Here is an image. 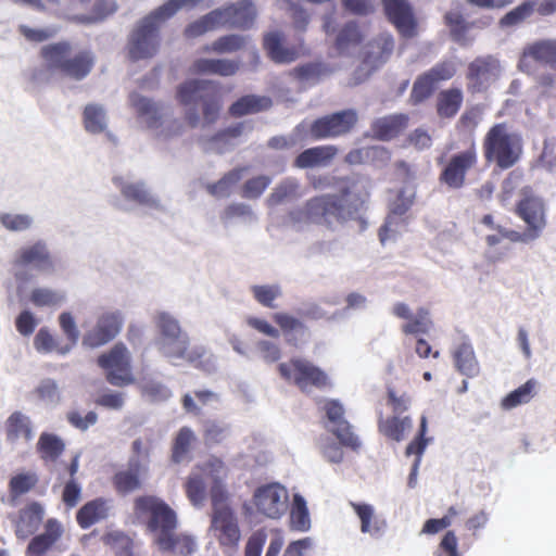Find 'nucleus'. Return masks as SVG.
<instances>
[{
  "mask_svg": "<svg viewBox=\"0 0 556 556\" xmlns=\"http://www.w3.org/2000/svg\"><path fill=\"white\" fill-rule=\"evenodd\" d=\"M534 11V3L523 2L516 7L511 11L507 12L501 20L500 25L502 27H511L525 22L532 15Z\"/></svg>",
  "mask_w": 556,
  "mask_h": 556,
  "instance_id": "58",
  "label": "nucleus"
},
{
  "mask_svg": "<svg viewBox=\"0 0 556 556\" xmlns=\"http://www.w3.org/2000/svg\"><path fill=\"white\" fill-rule=\"evenodd\" d=\"M263 48L267 56L277 64H288L304 54V45L285 46V36L281 31L274 30L264 35Z\"/></svg>",
  "mask_w": 556,
  "mask_h": 556,
  "instance_id": "20",
  "label": "nucleus"
},
{
  "mask_svg": "<svg viewBox=\"0 0 556 556\" xmlns=\"http://www.w3.org/2000/svg\"><path fill=\"white\" fill-rule=\"evenodd\" d=\"M393 50L394 39L392 35L381 34L368 43L363 65L370 73L383 65L392 55Z\"/></svg>",
  "mask_w": 556,
  "mask_h": 556,
  "instance_id": "24",
  "label": "nucleus"
},
{
  "mask_svg": "<svg viewBox=\"0 0 556 556\" xmlns=\"http://www.w3.org/2000/svg\"><path fill=\"white\" fill-rule=\"evenodd\" d=\"M38 481V476L34 471L18 472L12 476L8 484L11 502L31 491Z\"/></svg>",
  "mask_w": 556,
  "mask_h": 556,
  "instance_id": "42",
  "label": "nucleus"
},
{
  "mask_svg": "<svg viewBox=\"0 0 556 556\" xmlns=\"http://www.w3.org/2000/svg\"><path fill=\"white\" fill-rule=\"evenodd\" d=\"M329 430L338 439V441L340 442V444L342 446H345L353 451L359 450L361 440L354 433L353 428L348 420L341 421V424H339L334 427H331Z\"/></svg>",
  "mask_w": 556,
  "mask_h": 556,
  "instance_id": "56",
  "label": "nucleus"
},
{
  "mask_svg": "<svg viewBox=\"0 0 556 556\" xmlns=\"http://www.w3.org/2000/svg\"><path fill=\"white\" fill-rule=\"evenodd\" d=\"M98 364L106 371L105 378L110 384L125 387L134 383L135 378L131 374L130 356L124 344L117 343L109 353L100 355Z\"/></svg>",
  "mask_w": 556,
  "mask_h": 556,
  "instance_id": "12",
  "label": "nucleus"
},
{
  "mask_svg": "<svg viewBox=\"0 0 556 556\" xmlns=\"http://www.w3.org/2000/svg\"><path fill=\"white\" fill-rule=\"evenodd\" d=\"M464 102V93L458 87L441 90L437 96L435 111L439 117L451 119L457 115Z\"/></svg>",
  "mask_w": 556,
  "mask_h": 556,
  "instance_id": "30",
  "label": "nucleus"
},
{
  "mask_svg": "<svg viewBox=\"0 0 556 556\" xmlns=\"http://www.w3.org/2000/svg\"><path fill=\"white\" fill-rule=\"evenodd\" d=\"M456 64L451 60H444L425 72V74L437 86L441 81H447L456 75Z\"/></svg>",
  "mask_w": 556,
  "mask_h": 556,
  "instance_id": "60",
  "label": "nucleus"
},
{
  "mask_svg": "<svg viewBox=\"0 0 556 556\" xmlns=\"http://www.w3.org/2000/svg\"><path fill=\"white\" fill-rule=\"evenodd\" d=\"M203 470L215 480V485H213L211 490V497L213 504L216 505L217 502L224 498V492L220 488V480L226 476L227 468L222 459L212 457L204 464Z\"/></svg>",
  "mask_w": 556,
  "mask_h": 556,
  "instance_id": "46",
  "label": "nucleus"
},
{
  "mask_svg": "<svg viewBox=\"0 0 556 556\" xmlns=\"http://www.w3.org/2000/svg\"><path fill=\"white\" fill-rule=\"evenodd\" d=\"M408 211V204L404 201L395 202L391 208V214L386 218L384 224L379 229V240L382 244H386V242L392 238L391 233L394 232L392 229V226L394 224H397L395 219L396 216H402Z\"/></svg>",
  "mask_w": 556,
  "mask_h": 556,
  "instance_id": "61",
  "label": "nucleus"
},
{
  "mask_svg": "<svg viewBox=\"0 0 556 556\" xmlns=\"http://www.w3.org/2000/svg\"><path fill=\"white\" fill-rule=\"evenodd\" d=\"M131 104L137 115L143 119L149 128H159L161 126L162 113L152 100L135 94L131 97Z\"/></svg>",
  "mask_w": 556,
  "mask_h": 556,
  "instance_id": "36",
  "label": "nucleus"
},
{
  "mask_svg": "<svg viewBox=\"0 0 556 556\" xmlns=\"http://www.w3.org/2000/svg\"><path fill=\"white\" fill-rule=\"evenodd\" d=\"M7 437L10 441L23 438L25 441L33 439V429L29 417L21 412H14L5 422Z\"/></svg>",
  "mask_w": 556,
  "mask_h": 556,
  "instance_id": "41",
  "label": "nucleus"
},
{
  "mask_svg": "<svg viewBox=\"0 0 556 556\" xmlns=\"http://www.w3.org/2000/svg\"><path fill=\"white\" fill-rule=\"evenodd\" d=\"M392 313L395 317L405 320L401 330L406 336L427 334L433 327L430 311L426 307H419L413 314L407 304L397 302L393 305Z\"/></svg>",
  "mask_w": 556,
  "mask_h": 556,
  "instance_id": "19",
  "label": "nucleus"
},
{
  "mask_svg": "<svg viewBox=\"0 0 556 556\" xmlns=\"http://www.w3.org/2000/svg\"><path fill=\"white\" fill-rule=\"evenodd\" d=\"M350 505L361 520V531L363 533H369L371 536H380L384 532L387 521L376 515L372 505L355 502H351Z\"/></svg>",
  "mask_w": 556,
  "mask_h": 556,
  "instance_id": "27",
  "label": "nucleus"
},
{
  "mask_svg": "<svg viewBox=\"0 0 556 556\" xmlns=\"http://www.w3.org/2000/svg\"><path fill=\"white\" fill-rule=\"evenodd\" d=\"M219 12L212 10L207 14L201 16L197 21L190 23L185 28V36L187 38H197L208 31L220 28V20L218 18Z\"/></svg>",
  "mask_w": 556,
  "mask_h": 556,
  "instance_id": "44",
  "label": "nucleus"
},
{
  "mask_svg": "<svg viewBox=\"0 0 556 556\" xmlns=\"http://www.w3.org/2000/svg\"><path fill=\"white\" fill-rule=\"evenodd\" d=\"M299 185L294 179L287 178L280 181L267 198V205L277 206L298 195Z\"/></svg>",
  "mask_w": 556,
  "mask_h": 556,
  "instance_id": "52",
  "label": "nucleus"
},
{
  "mask_svg": "<svg viewBox=\"0 0 556 556\" xmlns=\"http://www.w3.org/2000/svg\"><path fill=\"white\" fill-rule=\"evenodd\" d=\"M164 21L156 11H153L138 23L127 45L128 56L131 61L151 59L157 53L159 29Z\"/></svg>",
  "mask_w": 556,
  "mask_h": 556,
  "instance_id": "8",
  "label": "nucleus"
},
{
  "mask_svg": "<svg viewBox=\"0 0 556 556\" xmlns=\"http://www.w3.org/2000/svg\"><path fill=\"white\" fill-rule=\"evenodd\" d=\"M381 3L386 17L401 37L409 39L417 35L418 23L407 0H381Z\"/></svg>",
  "mask_w": 556,
  "mask_h": 556,
  "instance_id": "16",
  "label": "nucleus"
},
{
  "mask_svg": "<svg viewBox=\"0 0 556 556\" xmlns=\"http://www.w3.org/2000/svg\"><path fill=\"white\" fill-rule=\"evenodd\" d=\"M59 324L68 341L67 346L65 349L60 350V352L64 354L68 352L78 342L79 330L77 329L74 317L68 312H63L59 316Z\"/></svg>",
  "mask_w": 556,
  "mask_h": 556,
  "instance_id": "63",
  "label": "nucleus"
},
{
  "mask_svg": "<svg viewBox=\"0 0 556 556\" xmlns=\"http://www.w3.org/2000/svg\"><path fill=\"white\" fill-rule=\"evenodd\" d=\"M363 39L359 28L356 23H348L340 30L336 39V48L342 53L350 46L358 45Z\"/></svg>",
  "mask_w": 556,
  "mask_h": 556,
  "instance_id": "57",
  "label": "nucleus"
},
{
  "mask_svg": "<svg viewBox=\"0 0 556 556\" xmlns=\"http://www.w3.org/2000/svg\"><path fill=\"white\" fill-rule=\"evenodd\" d=\"M337 154L338 148L332 144L308 148L294 159L293 166L301 169L327 166Z\"/></svg>",
  "mask_w": 556,
  "mask_h": 556,
  "instance_id": "26",
  "label": "nucleus"
},
{
  "mask_svg": "<svg viewBox=\"0 0 556 556\" xmlns=\"http://www.w3.org/2000/svg\"><path fill=\"white\" fill-rule=\"evenodd\" d=\"M427 429H428V419H427L426 415H422L420 417V425H419L418 432H417L415 439L408 443V445L406 446V450H405L406 456H410V455L417 456L415 466L418 465L419 459H420L421 455L424 454L427 444L431 441L430 438H426Z\"/></svg>",
  "mask_w": 556,
  "mask_h": 556,
  "instance_id": "54",
  "label": "nucleus"
},
{
  "mask_svg": "<svg viewBox=\"0 0 556 556\" xmlns=\"http://www.w3.org/2000/svg\"><path fill=\"white\" fill-rule=\"evenodd\" d=\"M441 166L439 182L451 190H459L466 185L467 175L478 165V151L475 140L463 151L452 154L448 159H438Z\"/></svg>",
  "mask_w": 556,
  "mask_h": 556,
  "instance_id": "7",
  "label": "nucleus"
},
{
  "mask_svg": "<svg viewBox=\"0 0 556 556\" xmlns=\"http://www.w3.org/2000/svg\"><path fill=\"white\" fill-rule=\"evenodd\" d=\"M121 192L125 199L139 204L152 205L154 203L143 184H123Z\"/></svg>",
  "mask_w": 556,
  "mask_h": 556,
  "instance_id": "64",
  "label": "nucleus"
},
{
  "mask_svg": "<svg viewBox=\"0 0 556 556\" xmlns=\"http://www.w3.org/2000/svg\"><path fill=\"white\" fill-rule=\"evenodd\" d=\"M273 100L267 96L248 94L239 98L229 108L232 117L256 114L271 108Z\"/></svg>",
  "mask_w": 556,
  "mask_h": 556,
  "instance_id": "33",
  "label": "nucleus"
},
{
  "mask_svg": "<svg viewBox=\"0 0 556 556\" xmlns=\"http://www.w3.org/2000/svg\"><path fill=\"white\" fill-rule=\"evenodd\" d=\"M112 481L116 492L123 495L141 489L142 482L139 464L130 463L129 468L117 471Z\"/></svg>",
  "mask_w": 556,
  "mask_h": 556,
  "instance_id": "35",
  "label": "nucleus"
},
{
  "mask_svg": "<svg viewBox=\"0 0 556 556\" xmlns=\"http://www.w3.org/2000/svg\"><path fill=\"white\" fill-rule=\"evenodd\" d=\"M536 384L538 383L534 379H529L526 383L504 397L502 402L503 407L513 408L520 404L530 402L535 394Z\"/></svg>",
  "mask_w": 556,
  "mask_h": 556,
  "instance_id": "51",
  "label": "nucleus"
},
{
  "mask_svg": "<svg viewBox=\"0 0 556 556\" xmlns=\"http://www.w3.org/2000/svg\"><path fill=\"white\" fill-rule=\"evenodd\" d=\"M219 12L222 27H231L239 29L250 28L256 17V9L251 0H240L236 3H229L215 9Z\"/></svg>",
  "mask_w": 556,
  "mask_h": 556,
  "instance_id": "21",
  "label": "nucleus"
},
{
  "mask_svg": "<svg viewBox=\"0 0 556 556\" xmlns=\"http://www.w3.org/2000/svg\"><path fill=\"white\" fill-rule=\"evenodd\" d=\"M277 369L286 382L304 393L314 389L325 390L332 387L328 374L306 358L292 357L288 362L280 363Z\"/></svg>",
  "mask_w": 556,
  "mask_h": 556,
  "instance_id": "6",
  "label": "nucleus"
},
{
  "mask_svg": "<svg viewBox=\"0 0 556 556\" xmlns=\"http://www.w3.org/2000/svg\"><path fill=\"white\" fill-rule=\"evenodd\" d=\"M134 513L154 535L156 545L161 544L162 539H166L177 529L176 511L159 496L146 494L136 497Z\"/></svg>",
  "mask_w": 556,
  "mask_h": 556,
  "instance_id": "4",
  "label": "nucleus"
},
{
  "mask_svg": "<svg viewBox=\"0 0 556 556\" xmlns=\"http://www.w3.org/2000/svg\"><path fill=\"white\" fill-rule=\"evenodd\" d=\"M408 124V114L395 113L374 119L370 125V131L372 138L377 140L391 141L403 134Z\"/></svg>",
  "mask_w": 556,
  "mask_h": 556,
  "instance_id": "23",
  "label": "nucleus"
},
{
  "mask_svg": "<svg viewBox=\"0 0 556 556\" xmlns=\"http://www.w3.org/2000/svg\"><path fill=\"white\" fill-rule=\"evenodd\" d=\"M39 56L47 72L74 80L86 78L94 66L93 53L86 49L74 50L68 40L42 46Z\"/></svg>",
  "mask_w": 556,
  "mask_h": 556,
  "instance_id": "2",
  "label": "nucleus"
},
{
  "mask_svg": "<svg viewBox=\"0 0 556 556\" xmlns=\"http://www.w3.org/2000/svg\"><path fill=\"white\" fill-rule=\"evenodd\" d=\"M485 162L495 164L501 169L513 167L522 153V140L509 130L506 123L493 125L482 141Z\"/></svg>",
  "mask_w": 556,
  "mask_h": 556,
  "instance_id": "5",
  "label": "nucleus"
},
{
  "mask_svg": "<svg viewBox=\"0 0 556 556\" xmlns=\"http://www.w3.org/2000/svg\"><path fill=\"white\" fill-rule=\"evenodd\" d=\"M240 67V63L227 59H198L191 66L194 74L218 75L223 77L233 76Z\"/></svg>",
  "mask_w": 556,
  "mask_h": 556,
  "instance_id": "29",
  "label": "nucleus"
},
{
  "mask_svg": "<svg viewBox=\"0 0 556 556\" xmlns=\"http://www.w3.org/2000/svg\"><path fill=\"white\" fill-rule=\"evenodd\" d=\"M515 213L527 225L528 235L531 238H539L542 235L547 225L546 205L543 198L536 194L531 186L520 190Z\"/></svg>",
  "mask_w": 556,
  "mask_h": 556,
  "instance_id": "10",
  "label": "nucleus"
},
{
  "mask_svg": "<svg viewBox=\"0 0 556 556\" xmlns=\"http://www.w3.org/2000/svg\"><path fill=\"white\" fill-rule=\"evenodd\" d=\"M434 90L435 85L424 72L417 76L413 84L409 94V103L412 105L421 104L433 94Z\"/></svg>",
  "mask_w": 556,
  "mask_h": 556,
  "instance_id": "53",
  "label": "nucleus"
},
{
  "mask_svg": "<svg viewBox=\"0 0 556 556\" xmlns=\"http://www.w3.org/2000/svg\"><path fill=\"white\" fill-rule=\"evenodd\" d=\"M330 73L331 70L321 63H306L293 68L291 74L300 81L315 84Z\"/></svg>",
  "mask_w": 556,
  "mask_h": 556,
  "instance_id": "50",
  "label": "nucleus"
},
{
  "mask_svg": "<svg viewBox=\"0 0 556 556\" xmlns=\"http://www.w3.org/2000/svg\"><path fill=\"white\" fill-rule=\"evenodd\" d=\"M84 125L87 131L99 134L105 127L104 112L98 105H87L84 110Z\"/></svg>",
  "mask_w": 556,
  "mask_h": 556,
  "instance_id": "59",
  "label": "nucleus"
},
{
  "mask_svg": "<svg viewBox=\"0 0 556 556\" xmlns=\"http://www.w3.org/2000/svg\"><path fill=\"white\" fill-rule=\"evenodd\" d=\"M63 527L55 518L45 523V531L35 535L27 545L26 556H45L49 549L61 539Z\"/></svg>",
  "mask_w": 556,
  "mask_h": 556,
  "instance_id": "25",
  "label": "nucleus"
},
{
  "mask_svg": "<svg viewBox=\"0 0 556 556\" xmlns=\"http://www.w3.org/2000/svg\"><path fill=\"white\" fill-rule=\"evenodd\" d=\"M357 123V111L345 109L316 118L309 126V135L314 140L338 138L350 134Z\"/></svg>",
  "mask_w": 556,
  "mask_h": 556,
  "instance_id": "11",
  "label": "nucleus"
},
{
  "mask_svg": "<svg viewBox=\"0 0 556 556\" xmlns=\"http://www.w3.org/2000/svg\"><path fill=\"white\" fill-rule=\"evenodd\" d=\"M248 170V166L236 167L227 172L218 181L208 184L206 190L214 197H228L231 189L242 179Z\"/></svg>",
  "mask_w": 556,
  "mask_h": 556,
  "instance_id": "40",
  "label": "nucleus"
},
{
  "mask_svg": "<svg viewBox=\"0 0 556 556\" xmlns=\"http://www.w3.org/2000/svg\"><path fill=\"white\" fill-rule=\"evenodd\" d=\"M445 24L448 26L451 36L457 42L466 39L467 31L471 27V23L466 22L463 14L458 11H450L444 16Z\"/></svg>",
  "mask_w": 556,
  "mask_h": 556,
  "instance_id": "55",
  "label": "nucleus"
},
{
  "mask_svg": "<svg viewBox=\"0 0 556 556\" xmlns=\"http://www.w3.org/2000/svg\"><path fill=\"white\" fill-rule=\"evenodd\" d=\"M273 320L278 325L287 341L296 346V334L303 336L306 332V326L301 318L294 317L288 313H275Z\"/></svg>",
  "mask_w": 556,
  "mask_h": 556,
  "instance_id": "38",
  "label": "nucleus"
},
{
  "mask_svg": "<svg viewBox=\"0 0 556 556\" xmlns=\"http://www.w3.org/2000/svg\"><path fill=\"white\" fill-rule=\"evenodd\" d=\"M45 509L38 502H30L21 508L12 519L15 535L25 540L33 535L43 520Z\"/></svg>",
  "mask_w": 556,
  "mask_h": 556,
  "instance_id": "22",
  "label": "nucleus"
},
{
  "mask_svg": "<svg viewBox=\"0 0 556 556\" xmlns=\"http://www.w3.org/2000/svg\"><path fill=\"white\" fill-rule=\"evenodd\" d=\"M378 431L388 440L401 442L406 431L413 427V419L409 416L392 415L383 417L380 415L377 422Z\"/></svg>",
  "mask_w": 556,
  "mask_h": 556,
  "instance_id": "31",
  "label": "nucleus"
},
{
  "mask_svg": "<svg viewBox=\"0 0 556 556\" xmlns=\"http://www.w3.org/2000/svg\"><path fill=\"white\" fill-rule=\"evenodd\" d=\"M79 467V455H75L71 463L65 466L66 471L68 472L71 479L65 483L62 492V501L66 507L73 508L75 507L81 494V488L79 483L75 479V475L78 471Z\"/></svg>",
  "mask_w": 556,
  "mask_h": 556,
  "instance_id": "39",
  "label": "nucleus"
},
{
  "mask_svg": "<svg viewBox=\"0 0 556 556\" xmlns=\"http://www.w3.org/2000/svg\"><path fill=\"white\" fill-rule=\"evenodd\" d=\"M177 101L184 106L201 104L204 123L210 125L217 121L222 108L216 86L208 80L190 79L178 86ZM190 128L199 125L200 117L195 108H190L185 115Z\"/></svg>",
  "mask_w": 556,
  "mask_h": 556,
  "instance_id": "3",
  "label": "nucleus"
},
{
  "mask_svg": "<svg viewBox=\"0 0 556 556\" xmlns=\"http://www.w3.org/2000/svg\"><path fill=\"white\" fill-rule=\"evenodd\" d=\"M14 277L17 281L26 282L31 276L27 269L38 271H52L54 261L45 241L38 240L31 244L18 249L12 261Z\"/></svg>",
  "mask_w": 556,
  "mask_h": 556,
  "instance_id": "9",
  "label": "nucleus"
},
{
  "mask_svg": "<svg viewBox=\"0 0 556 556\" xmlns=\"http://www.w3.org/2000/svg\"><path fill=\"white\" fill-rule=\"evenodd\" d=\"M109 516L108 501L98 497L84 504L76 514L78 526L86 530Z\"/></svg>",
  "mask_w": 556,
  "mask_h": 556,
  "instance_id": "32",
  "label": "nucleus"
},
{
  "mask_svg": "<svg viewBox=\"0 0 556 556\" xmlns=\"http://www.w3.org/2000/svg\"><path fill=\"white\" fill-rule=\"evenodd\" d=\"M453 358L457 370L462 375L471 378L479 374V364L471 344L466 342L459 344L453 353Z\"/></svg>",
  "mask_w": 556,
  "mask_h": 556,
  "instance_id": "37",
  "label": "nucleus"
},
{
  "mask_svg": "<svg viewBox=\"0 0 556 556\" xmlns=\"http://www.w3.org/2000/svg\"><path fill=\"white\" fill-rule=\"evenodd\" d=\"M37 451L46 465L55 464L64 453L65 444L58 435L43 432L37 442Z\"/></svg>",
  "mask_w": 556,
  "mask_h": 556,
  "instance_id": "34",
  "label": "nucleus"
},
{
  "mask_svg": "<svg viewBox=\"0 0 556 556\" xmlns=\"http://www.w3.org/2000/svg\"><path fill=\"white\" fill-rule=\"evenodd\" d=\"M157 327L164 338L161 345L162 353L169 359L184 358L188 349V338L181 333L176 319L166 313L156 317Z\"/></svg>",
  "mask_w": 556,
  "mask_h": 556,
  "instance_id": "15",
  "label": "nucleus"
},
{
  "mask_svg": "<svg viewBox=\"0 0 556 556\" xmlns=\"http://www.w3.org/2000/svg\"><path fill=\"white\" fill-rule=\"evenodd\" d=\"M219 12L212 10L207 14L201 16L197 21L190 23L185 28V36L187 38H197L208 31L220 28V20L218 18Z\"/></svg>",
  "mask_w": 556,
  "mask_h": 556,
  "instance_id": "43",
  "label": "nucleus"
},
{
  "mask_svg": "<svg viewBox=\"0 0 556 556\" xmlns=\"http://www.w3.org/2000/svg\"><path fill=\"white\" fill-rule=\"evenodd\" d=\"M194 440V432L189 427L180 428L173 442L172 460L176 464L182 462L190 452Z\"/></svg>",
  "mask_w": 556,
  "mask_h": 556,
  "instance_id": "48",
  "label": "nucleus"
},
{
  "mask_svg": "<svg viewBox=\"0 0 556 556\" xmlns=\"http://www.w3.org/2000/svg\"><path fill=\"white\" fill-rule=\"evenodd\" d=\"M500 62L492 55L478 56L468 64L466 79L467 90L471 94L485 92L498 78Z\"/></svg>",
  "mask_w": 556,
  "mask_h": 556,
  "instance_id": "14",
  "label": "nucleus"
},
{
  "mask_svg": "<svg viewBox=\"0 0 556 556\" xmlns=\"http://www.w3.org/2000/svg\"><path fill=\"white\" fill-rule=\"evenodd\" d=\"M211 530L224 553L231 555L237 552L241 532L238 520L229 507L223 506L214 509Z\"/></svg>",
  "mask_w": 556,
  "mask_h": 556,
  "instance_id": "13",
  "label": "nucleus"
},
{
  "mask_svg": "<svg viewBox=\"0 0 556 556\" xmlns=\"http://www.w3.org/2000/svg\"><path fill=\"white\" fill-rule=\"evenodd\" d=\"M528 59L547 64L556 71V39L538 40L528 45L523 49L520 63H526Z\"/></svg>",
  "mask_w": 556,
  "mask_h": 556,
  "instance_id": "28",
  "label": "nucleus"
},
{
  "mask_svg": "<svg viewBox=\"0 0 556 556\" xmlns=\"http://www.w3.org/2000/svg\"><path fill=\"white\" fill-rule=\"evenodd\" d=\"M271 178L267 175H260L248 179L241 189V197L245 199H257L270 185Z\"/></svg>",
  "mask_w": 556,
  "mask_h": 556,
  "instance_id": "62",
  "label": "nucleus"
},
{
  "mask_svg": "<svg viewBox=\"0 0 556 556\" xmlns=\"http://www.w3.org/2000/svg\"><path fill=\"white\" fill-rule=\"evenodd\" d=\"M311 526L309 514L305 500L295 494L290 510V528L295 531H307Z\"/></svg>",
  "mask_w": 556,
  "mask_h": 556,
  "instance_id": "49",
  "label": "nucleus"
},
{
  "mask_svg": "<svg viewBox=\"0 0 556 556\" xmlns=\"http://www.w3.org/2000/svg\"><path fill=\"white\" fill-rule=\"evenodd\" d=\"M157 547L162 552H176L182 556H190L195 549V544L190 536L177 534L174 531L166 539H162Z\"/></svg>",
  "mask_w": 556,
  "mask_h": 556,
  "instance_id": "45",
  "label": "nucleus"
},
{
  "mask_svg": "<svg viewBox=\"0 0 556 556\" xmlns=\"http://www.w3.org/2000/svg\"><path fill=\"white\" fill-rule=\"evenodd\" d=\"M123 317L119 312H104L83 338V344L89 348H98L112 341L122 330Z\"/></svg>",
  "mask_w": 556,
  "mask_h": 556,
  "instance_id": "18",
  "label": "nucleus"
},
{
  "mask_svg": "<svg viewBox=\"0 0 556 556\" xmlns=\"http://www.w3.org/2000/svg\"><path fill=\"white\" fill-rule=\"evenodd\" d=\"M337 193H323L308 199L304 206L290 212V218L296 223H311L332 229L355 219L366 208L370 192L366 185L352 176H339L333 179Z\"/></svg>",
  "mask_w": 556,
  "mask_h": 556,
  "instance_id": "1",
  "label": "nucleus"
},
{
  "mask_svg": "<svg viewBox=\"0 0 556 556\" xmlns=\"http://www.w3.org/2000/svg\"><path fill=\"white\" fill-rule=\"evenodd\" d=\"M247 38L244 36L236 34L225 35L214 40L211 45L204 46L203 52L231 53L241 50Z\"/></svg>",
  "mask_w": 556,
  "mask_h": 556,
  "instance_id": "47",
  "label": "nucleus"
},
{
  "mask_svg": "<svg viewBox=\"0 0 556 556\" xmlns=\"http://www.w3.org/2000/svg\"><path fill=\"white\" fill-rule=\"evenodd\" d=\"M288 493L279 483H269L260 486L254 493V504L262 515L277 519L287 509Z\"/></svg>",
  "mask_w": 556,
  "mask_h": 556,
  "instance_id": "17",
  "label": "nucleus"
}]
</instances>
